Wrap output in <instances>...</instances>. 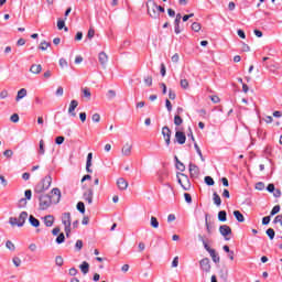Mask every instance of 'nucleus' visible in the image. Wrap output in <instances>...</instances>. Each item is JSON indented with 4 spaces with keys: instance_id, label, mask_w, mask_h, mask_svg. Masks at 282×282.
I'll list each match as a JSON object with an SVG mask.
<instances>
[{
    "instance_id": "nucleus-6",
    "label": "nucleus",
    "mask_w": 282,
    "mask_h": 282,
    "mask_svg": "<svg viewBox=\"0 0 282 282\" xmlns=\"http://www.w3.org/2000/svg\"><path fill=\"white\" fill-rule=\"evenodd\" d=\"M162 135L164 138L166 147H171V135H172V132H171V129L167 126H164L162 128Z\"/></svg>"
},
{
    "instance_id": "nucleus-10",
    "label": "nucleus",
    "mask_w": 282,
    "mask_h": 282,
    "mask_svg": "<svg viewBox=\"0 0 282 282\" xmlns=\"http://www.w3.org/2000/svg\"><path fill=\"white\" fill-rule=\"evenodd\" d=\"M78 107V100L76 99H73L69 104V107H68V115L72 117V118H76V108Z\"/></svg>"
},
{
    "instance_id": "nucleus-21",
    "label": "nucleus",
    "mask_w": 282,
    "mask_h": 282,
    "mask_svg": "<svg viewBox=\"0 0 282 282\" xmlns=\"http://www.w3.org/2000/svg\"><path fill=\"white\" fill-rule=\"evenodd\" d=\"M42 185L45 187V189L47 191L50 188V186H52V176L47 175L42 180Z\"/></svg>"
},
{
    "instance_id": "nucleus-57",
    "label": "nucleus",
    "mask_w": 282,
    "mask_h": 282,
    "mask_svg": "<svg viewBox=\"0 0 282 282\" xmlns=\"http://www.w3.org/2000/svg\"><path fill=\"white\" fill-rule=\"evenodd\" d=\"M4 158H12L14 155V152L12 150H6L3 152Z\"/></svg>"
},
{
    "instance_id": "nucleus-16",
    "label": "nucleus",
    "mask_w": 282,
    "mask_h": 282,
    "mask_svg": "<svg viewBox=\"0 0 282 282\" xmlns=\"http://www.w3.org/2000/svg\"><path fill=\"white\" fill-rule=\"evenodd\" d=\"M42 219L46 228H52V226H54L55 218L53 215H46Z\"/></svg>"
},
{
    "instance_id": "nucleus-45",
    "label": "nucleus",
    "mask_w": 282,
    "mask_h": 282,
    "mask_svg": "<svg viewBox=\"0 0 282 282\" xmlns=\"http://www.w3.org/2000/svg\"><path fill=\"white\" fill-rule=\"evenodd\" d=\"M144 84H145L148 87H151V85H153V77H152V76H145V77H144Z\"/></svg>"
},
{
    "instance_id": "nucleus-25",
    "label": "nucleus",
    "mask_w": 282,
    "mask_h": 282,
    "mask_svg": "<svg viewBox=\"0 0 282 282\" xmlns=\"http://www.w3.org/2000/svg\"><path fill=\"white\" fill-rule=\"evenodd\" d=\"M234 217L237 219V221H239L240 224H243V221H246V218L243 217V214H241V212L239 210H235L234 212Z\"/></svg>"
},
{
    "instance_id": "nucleus-7",
    "label": "nucleus",
    "mask_w": 282,
    "mask_h": 282,
    "mask_svg": "<svg viewBox=\"0 0 282 282\" xmlns=\"http://www.w3.org/2000/svg\"><path fill=\"white\" fill-rule=\"evenodd\" d=\"M24 197L19 200V208H24V206H28V200L32 199V189H26L24 192Z\"/></svg>"
},
{
    "instance_id": "nucleus-24",
    "label": "nucleus",
    "mask_w": 282,
    "mask_h": 282,
    "mask_svg": "<svg viewBox=\"0 0 282 282\" xmlns=\"http://www.w3.org/2000/svg\"><path fill=\"white\" fill-rule=\"evenodd\" d=\"M79 269L83 274H89V262L87 261L82 262V264L79 265Z\"/></svg>"
},
{
    "instance_id": "nucleus-48",
    "label": "nucleus",
    "mask_w": 282,
    "mask_h": 282,
    "mask_svg": "<svg viewBox=\"0 0 282 282\" xmlns=\"http://www.w3.org/2000/svg\"><path fill=\"white\" fill-rule=\"evenodd\" d=\"M267 235H268L269 239H271V241H272V239H274V235H275L274 229H272V228L267 229Z\"/></svg>"
},
{
    "instance_id": "nucleus-31",
    "label": "nucleus",
    "mask_w": 282,
    "mask_h": 282,
    "mask_svg": "<svg viewBox=\"0 0 282 282\" xmlns=\"http://www.w3.org/2000/svg\"><path fill=\"white\" fill-rule=\"evenodd\" d=\"M150 225L152 228H160V221H158V218L155 216H152L150 219Z\"/></svg>"
},
{
    "instance_id": "nucleus-50",
    "label": "nucleus",
    "mask_w": 282,
    "mask_h": 282,
    "mask_svg": "<svg viewBox=\"0 0 282 282\" xmlns=\"http://www.w3.org/2000/svg\"><path fill=\"white\" fill-rule=\"evenodd\" d=\"M107 98L113 100V98H116V90H108Z\"/></svg>"
},
{
    "instance_id": "nucleus-41",
    "label": "nucleus",
    "mask_w": 282,
    "mask_h": 282,
    "mask_svg": "<svg viewBox=\"0 0 282 282\" xmlns=\"http://www.w3.org/2000/svg\"><path fill=\"white\" fill-rule=\"evenodd\" d=\"M50 45H52L50 42H42L39 46V50H42V52H45V50H47V47H50Z\"/></svg>"
},
{
    "instance_id": "nucleus-46",
    "label": "nucleus",
    "mask_w": 282,
    "mask_h": 282,
    "mask_svg": "<svg viewBox=\"0 0 282 282\" xmlns=\"http://www.w3.org/2000/svg\"><path fill=\"white\" fill-rule=\"evenodd\" d=\"M280 210H281V206L275 205V206L272 208L271 213H270L271 217H274V215H278V213H280Z\"/></svg>"
},
{
    "instance_id": "nucleus-58",
    "label": "nucleus",
    "mask_w": 282,
    "mask_h": 282,
    "mask_svg": "<svg viewBox=\"0 0 282 282\" xmlns=\"http://www.w3.org/2000/svg\"><path fill=\"white\" fill-rule=\"evenodd\" d=\"M10 120H11V122H14V123L19 122V115L18 113H13L10 117Z\"/></svg>"
},
{
    "instance_id": "nucleus-4",
    "label": "nucleus",
    "mask_w": 282,
    "mask_h": 282,
    "mask_svg": "<svg viewBox=\"0 0 282 282\" xmlns=\"http://www.w3.org/2000/svg\"><path fill=\"white\" fill-rule=\"evenodd\" d=\"M177 182L182 186L183 191H191V180H188V176L184 173H177L176 174Z\"/></svg>"
},
{
    "instance_id": "nucleus-53",
    "label": "nucleus",
    "mask_w": 282,
    "mask_h": 282,
    "mask_svg": "<svg viewBox=\"0 0 282 282\" xmlns=\"http://www.w3.org/2000/svg\"><path fill=\"white\" fill-rule=\"evenodd\" d=\"M91 120H93V122H100V113H94L93 116H91Z\"/></svg>"
},
{
    "instance_id": "nucleus-29",
    "label": "nucleus",
    "mask_w": 282,
    "mask_h": 282,
    "mask_svg": "<svg viewBox=\"0 0 282 282\" xmlns=\"http://www.w3.org/2000/svg\"><path fill=\"white\" fill-rule=\"evenodd\" d=\"M198 239H199V241H202V243L207 252L210 253V250H214V249H210V247L208 246V242H206V239H204V236L198 235Z\"/></svg>"
},
{
    "instance_id": "nucleus-56",
    "label": "nucleus",
    "mask_w": 282,
    "mask_h": 282,
    "mask_svg": "<svg viewBox=\"0 0 282 282\" xmlns=\"http://www.w3.org/2000/svg\"><path fill=\"white\" fill-rule=\"evenodd\" d=\"M75 248L78 251L83 250V240H77L75 243Z\"/></svg>"
},
{
    "instance_id": "nucleus-11",
    "label": "nucleus",
    "mask_w": 282,
    "mask_h": 282,
    "mask_svg": "<svg viewBox=\"0 0 282 282\" xmlns=\"http://www.w3.org/2000/svg\"><path fill=\"white\" fill-rule=\"evenodd\" d=\"M175 142H177V144H186V134L182 131H176Z\"/></svg>"
},
{
    "instance_id": "nucleus-27",
    "label": "nucleus",
    "mask_w": 282,
    "mask_h": 282,
    "mask_svg": "<svg viewBox=\"0 0 282 282\" xmlns=\"http://www.w3.org/2000/svg\"><path fill=\"white\" fill-rule=\"evenodd\" d=\"M57 30H64V32H69V29L65 26V20H57Z\"/></svg>"
},
{
    "instance_id": "nucleus-17",
    "label": "nucleus",
    "mask_w": 282,
    "mask_h": 282,
    "mask_svg": "<svg viewBox=\"0 0 282 282\" xmlns=\"http://www.w3.org/2000/svg\"><path fill=\"white\" fill-rule=\"evenodd\" d=\"M191 177H199V167L193 163H189Z\"/></svg>"
},
{
    "instance_id": "nucleus-37",
    "label": "nucleus",
    "mask_w": 282,
    "mask_h": 282,
    "mask_svg": "<svg viewBox=\"0 0 282 282\" xmlns=\"http://www.w3.org/2000/svg\"><path fill=\"white\" fill-rule=\"evenodd\" d=\"M183 122H184V119H182V117H180V115H176V116L174 117V124H175L176 127H180Z\"/></svg>"
},
{
    "instance_id": "nucleus-13",
    "label": "nucleus",
    "mask_w": 282,
    "mask_h": 282,
    "mask_svg": "<svg viewBox=\"0 0 282 282\" xmlns=\"http://www.w3.org/2000/svg\"><path fill=\"white\" fill-rule=\"evenodd\" d=\"M132 149H133V145H132L131 143L127 142V143L122 147V149H121L122 155L126 156V158H129V155H131Z\"/></svg>"
},
{
    "instance_id": "nucleus-32",
    "label": "nucleus",
    "mask_w": 282,
    "mask_h": 282,
    "mask_svg": "<svg viewBox=\"0 0 282 282\" xmlns=\"http://www.w3.org/2000/svg\"><path fill=\"white\" fill-rule=\"evenodd\" d=\"M213 200L216 206H221V197L216 192L213 194Z\"/></svg>"
},
{
    "instance_id": "nucleus-43",
    "label": "nucleus",
    "mask_w": 282,
    "mask_h": 282,
    "mask_svg": "<svg viewBox=\"0 0 282 282\" xmlns=\"http://www.w3.org/2000/svg\"><path fill=\"white\" fill-rule=\"evenodd\" d=\"M77 210L82 213V215H85V203L79 202L77 203Z\"/></svg>"
},
{
    "instance_id": "nucleus-64",
    "label": "nucleus",
    "mask_w": 282,
    "mask_h": 282,
    "mask_svg": "<svg viewBox=\"0 0 282 282\" xmlns=\"http://www.w3.org/2000/svg\"><path fill=\"white\" fill-rule=\"evenodd\" d=\"M273 224H282V215H278L274 220Z\"/></svg>"
},
{
    "instance_id": "nucleus-18",
    "label": "nucleus",
    "mask_w": 282,
    "mask_h": 282,
    "mask_svg": "<svg viewBox=\"0 0 282 282\" xmlns=\"http://www.w3.org/2000/svg\"><path fill=\"white\" fill-rule=\"evenodd\" d=\"M31 74L39 75L43 72V66L41 64H32L30 67Z\"/></svg>"
},
{
    "instance_id": "nucleus-1",
    "label": "nucleus",
    "mask_w": 282,
    "mask_h": 282,
    "mask_svg": "<svg viewBox=\"0 0 282 282\" xmlns=\"http://www.w3.org/2000/svg\"><path fill=\"white\" fill-rule=\"evenodd\" d=\"M28 220V212H22L19 215V218L17 217H10L9 218V224L10 226H18V228H23L25 226V221Z\"/></svg>"
},
{
    "instance_id": "nucleus-42",
    "label": "nucleus",
    "mask_w": 282,
    "mask_h": 282,
    "mask_svg": "<svg viewBox=\"0 0 282 282\" xmlns=\"http://www.w3.org/2000/svg\"><path fill=\"white\" fill-rule=\"evenodd\" d=\"M6 248H8V250H11L12 252H14V250H17V247L13 245L12 241L8 240L6 242Z\"/></svg>"
},
{
    "instance_id": "nucleus-54",
    "label": "nucleus",
    "mask_w": 282,
    "mask_h": 282,
    "mask_svg": "<svg viewBox=\"0 0 282 282\" xmlns=\"http://www.w3.org/2000/svg\"><path fill=\"white\" fill-rule=\"evenodd\" d=\"M67 66H68L67 59H65V58H59V67H62V69H63V68H65V67H67Z\"/></svg>"
},
{
    "instance_id": "nucleus-2",
    "label": "nucleus",
    "mask_w": 282,
    "mask_h": 282,
    "mask_svg": "<svg viewBox=\"0 0 282 282\" xmlns=\"http://www.w3.org/2000/svg\"><path fill=\"white\" fill-rule=\"evenodd\" d=\"M147 9H148V14L151 19H154V20L160 19V12L158 11V3L149 0L147 2Z\"/></svg>"
},
{
    "instance_id": "nucleus-61",
    "label": "nucleus",
    "mask_w": 282,
    "mask_h": 282,
    "mask_svg": "<svg viewBox=\"0 0 282 282\" xmlns=\"http://www.w3.org/2000/svg\"><path fill=\"white\" fill-rule=\"evenodd\" d=\"M63 142H65V137H57V138L55 139V143H56V144H63Z\"/></svg>"
},
{
    "instance_id": "nucleus-39",
    "label": "nucleus",
    "mask_w": 282,
    "mask_h": 282,
    "mask_svg": "<svg viewBox=\"0 0 282 282\" xmlns=\"http://www.w3.org/2000/svg\"><path fill=\"white\" fill-rule=\"evenodd\" d=\"M56 243L61 245V243H65V234H59L56 238Z\"/></svg>"
},
{
    "instance_id": "nucleus-14",
    "label": "nucleus",
    "mask_w": 282,
    "mask_h": 282,
    "mask_svg": "<svg viewBox=\"0 0 282 282\" xmlns=\"http://www.w3.org/2000/svg\"><path fill=\"white\" fill-rule=\"evenodd\" d=\"M117 186L119 191H127V188H129V182H127V180L123 177H120L117 180Z\"/></svg>"
},
{
    "instance_id": "nucleus-30",
    "label": "nucleus",
    "mask_w": 282,
    "mask_h": 282,
    "mask_svg": "<svg viewBox=\"0 0 282 282\" xmlns=\"http://www.w3.org/2000/svg\"><path fill=\"white\" fill-rule=\"evenodd\" d=\"M218 220L228 221V214L226 213V210H220L218 213Z\"/></svg>"
},
{
    "instance_id": "nucleus-9",
    "label": "nucleus",
    "mask_w": 282,
    "mask_h": 282,
    "mask_svg": "<svg viewBox=\"0 0 282 282\" xmlns=\"http://www.w3.org/2000/svg\"><path fill=\"white\" fill-rule=\"evenodd\" d=\"M84 200L88 202V204H94V188H88L83 194Z\"/></svg>"
},
{
    "instance_id": "nucleus-59",
    "label": "nucleus",
    "mask_w": 282,
    "mask_h": 282,
    "mask_svg": "<svg viewBox=\"0 0 282 282\" xmlns=\"http://www.w3.org/2000/svg\"><path fill=\"white\" fill-rule=\"evenodd\" d=\"M174 32L175 34H182V29H180V24L174 23Z\"/></svg>"
},
{
    "instance_id": "nucleus-44",
    "label": "nucleus",
    "mask_w": 282,
    "mask_h": 282,
    "mask_svg": "<svg viewBox=\"0 0 282 282\" xmlns=\"http://www.w3.org/2000/svg\"><path fill=\"white\" fill-rule=\"evenodd\" d=\"M205 184H207V186H215V180L210 176H205Z\"/></svg>"
},
{
    "instance_id": "nucleus-63",
    "label": "nucleus",
    "mask_w": 282,
    "mask_h": 282,
    "mask_svg": "<svg viewBox=\"0 0 282 282\" xmlns=\"http://www.w3.org/2000/svg\"><path fill=\"white\" fill-rule=\"evenodd\" d=\"M0 98H1V100H6V98H8V90H2L1 93H0Z\"/></svg>"
},
{
    "instance_id": "nucleus-3",
    "label": "nucleus",
    "mask_w": 282,
    "mask_h": 282,
    "mask_svg": "<svg viewBox=\"0 0 282 282\" xmlns=\"http://www.w3.org/2000/svg\"><path fill=\"white\" fill-rule=\"evenodd\" d=\"M39 202H40V210H47V208L52 206V203L54 200H52V196L47 194H42L39 196Z\"/></svg>"
},
{
    "instance_id": "nucleus-62",
    "label": "nucleus",
    "mask_w": 282,
    "mask_h": 282,
    "mask_svg": "<svg viewBox=\"0 0 282 282\" xmlns=\"http://www.w3.org/2000/svg\"><path fill=\"white\" fill-rule=\"evenodd\" d=\"M267 191H268V193H274V191H275V187H274V184H269L268 186H267Z\"/></svg>"
},
{
    "instance_id": "nucleus-28",
    "label": "nucleus",
    "mask_w": 282,
    "mask_h": 282,
    "mask_svg": "<svg viewBox=\"0 0 282 282\" xmlns=\"http://www.w3.org/2000/svg\"><path fill=\"white\" fill-rule=\"evenodd\" d=\"M209 254L214 261V263H219L220 261V258H219V254H217V251L214 249V250H210L209 251Z\"/></svg>"
},
{
    "instance_id": "nucleus-34",
    "label": "nucleus",
    "mask_w": 282,
    "mask_h": 282,
    "mask_svg": "<svg viewBox=\"0 0 282 282\" xmlns=\"http://www.w3.org/2000/svg\"><path fill=\"white\" fill-rule=\"evenodd\" d=\"M44 191H47L44 185H42V183H39L35 188H34V193H37L39 195H41V193H44Z\"/></svg>"
},
{
    "instance_id": "nucleus-52",
    "label": "nucleus",
    "mask_w": 282,
    "mask_h": 282,
    "mask_svg": "<svg viewBox=\"0 0 282 282\" xmlns=\"http://www.w3.org/2000/svg\"><path fill=\"white\" fill-rule=\"evenodd\" d=\"M184 197H185V202H186L187 204H193V197L191 196V194L185 193V194H184Z\"/></svg>"
},
{
    "instance_id": "nucleus-49",
    "label": "nucleus",
    "mask_w": 282,
    "mask_h": 282,
    "mask_svg": "<svg viewBox=\"0 0 282 282\" xmlns=\"http://www.w3.org/2000/svg\"><path fill=\"white\" fill-rule=\"evenodd\" d=\"M12 261H13V264L15 265V268H20L21 267V258L14 257L12 259Z\"/></svg>"
},
{
    "instance_id": "nucleus-8",
    "label": "nucleus",
    "mask_w": 282,
    "mask_h": 282,
    "mask_svg": "<svg viewBox=\"0 0 282 282\" xmlns=\"http://www.w3.org/2000/svg\"><path fill=\"white\" fill-rule=\"evenodd\" d=\"M62 224L64 228H72V214L70 213H64L62 215Z\"/></svg>"
},
{
    "instance_id": "nucleus-47",
    "label": "nucleus",
    "mask_w": 282,
    "mask_h": 282,
    "mask_svg": "<svg viewBox=\"0 0 282 282\" xmlns=\"http://www.w3.org/2000/svg\"><path fill=\"white\" fill-rule=\"evenodd\" d=\"M55 263H56V265H58V268H62V265H63V263H64L63 257L57 256V257L55 258Z\"/></svg>"
},
{
    "instance_id": "nucleus-15",
    "label": "nucleus",
    "mask_w": 282,
    "mask_h": 282,
    "mask_svg": "<svg viewBox=\"0 0 282 282\" xmlns=\"http://www.w3.org/2000/svg\"><path fill=\"white\" fill-rule=\"evenodd\" d=\"M199 263L204 272H210V260L208 258L202 259Z\"/></svg>"
},
{
    "instance_id": "nucleus-23",
    "label": "nucleus",
    "mask_w": 282,
    "mask_h": 282,
    "mask_svg": "<svg viewBox=\"0 0 282 282\" xmlns=\"http://www.w3.org/2000/svg\"><path fill=\"white\" fill-rule=\"evenodd\" d=\"M29 224H31L33 228H39V226H41V221L33 215L29 217Z\"/></svg>"
},
{
    "instance_id": "nucleus-35",
    "label": "nucleus",
    "mask_w": 282,
    "mask_h": 282,
    "mask_svg": "<svg viewBox=\"0 0 282 282\" xmlns=\"http://www.w3.org/2000/svg\"><path fill=\"white\" fill-rule=\"evenodd\" d=\"M94 36H96V30H94V26H90L87 33V39H89V41H91V39H94Z\"/></svg>"
},
{
    "instance_id": "nucleus-36",
    "label": "nucleus",
    "mask_w": 282,
    "mask_h": 282,
    "mask_svg": "<svg viewBox=\"0 0 282 282\" xmlns=\"http://www.w3.org/2000/svg\"><path fill=\"white\" fill-rule=\"evenodd\" d=\"M205 226L206 230L209 235H213V229L210 228V224H208V214L205 215Z\"/></svg>"
},
{
    "instance_id": "nucleus-12",
    "label": "nucleus",
    "mask_w": 282,
    "mask_h": 282,
    "mask_svg": "<svg viewBox=\"0 0 282 282\" xmlns=\"http://www.w3.org/2000/svg\"><path fill=\"white\" fill-rule=\"evenodd\" d=\"M52 197L51 199L53 200V204H58L61 202V189L58 187H55L52 189Z\"/></svg>"
},
{
    "instance_id": "nucleus-38",
    "label": "nucleus",
    "mask_w": 282,
    "mask_h": 282,
    "mask_svg": "<svg viewBox=\"0 0 282 282\" xmlns=\"http://www.w3.org/2000/svg\"><path fill=\"white\" fill-rule=\"evenodd\" d=\"M84 98H87L88 100L91 99V90L89 88H83Z\"/></svg>"
},
{
    "instance_id": "nucleus-40",
    "label": "nucleus",
    "mask_w": 282,
    "mask_h": 282,
    "mask_svg": "<svg viewBox=\"0 0 282 282\" xmlns=\"http://www.w3.org/2000/svg\"><path fill=\"white\" fill-rule=\"evenodd\" d=\"M192 30L194 32H199V30H202V24H199V22H193L192 23Z\"/></svg>"
},
{
    "instance_id": "nucleus-20",
    "label": "nucleus",
    "mask_w": 282,
    "mask_h": 282,
    "mask_svg": "<svg viewBox=\"0 0 282 282\" xmlns=\"http://www.w3.org/2000/svg\"><path fill=\"white\" fill-rule=\"evenodd\" d=\"M91 160H94V154L90 152V153H88L87 161H86L87 173H94V171L91 170Z\"/></svg>"
},
{
    "instance_id": "nucleus-55",
    "label": "nucleus",
    "mask_w": 282,
    "mask_h": 282,
    "mask_svg": "<svg viewBox=\"0 0 282 282\" xmlns=\"http://www.w3.org/2000/svg\"><path fill=\"white\" fill-rule=\"evenodd\" d=\"M181 87L183 89H188V80L187 79H181Z\"/></svg>"
},
{
    "instance_id": "nucleus-51",
    "label": "nucleus",
    "mask_w": 282,
    "mask_h": 282,
    "mask_svg": "<svg viewBox=\"0 0 282 282\" xmlns=\"http://www.w3.org/2000/svg\"><path fill=\"white\" fill-rule=\"evenodd\" d=\"M265 188V184L263 182H258L256 184V189L257 191H263Z\"/></svg>"
},
{
    "instance_id": "nucleus-19",
    "label": "nucleus",
    "mask_w": 282,
    "mask_h": 282,
    "mask_svg": "<svg viewBox=\"0 0 282 282\" xmlns=\"http://www.w3.org/2000/svg\"><path fill=\"white\" fill-rule=\"evenodd\" d=\"M98 58H99V63H100V65H102V67H105V65H107V63H109V56L105 52H100Z\"/></svg>"
},
{
    "instance_id": "nucleus-22",
    "label": "nucleus",
    "mask_w": 282,
    "mask_h": 282,
    "mask_svg": "<svg viewBox=\"0 0 282 282\" xmlns=\"http://www.w3.org/2000/svg\"><path fill=\"white\" fill-rule=\"evenodd\" d=\"M25 96H28V89H25V88L20 89L15 97L17 102H19V100H23V98H25Z\"/></svg>"
},
{
    "instance_id": "nucleus-5",
    "label": "nucleus",
    "mask_w": 282,
    "mask_h": 282,
    "mask_svg": "<svg viewBox=\"0 0 282 282\" xmlns=\"http://www.w3.org/2000/svg\"><path fill=\"white\" fill-rule=\"evenodd\" d=\"M219 232L223 237H225L226 241H230V238H228V235H232V229L228 225H221L219 227Z\"/></svg>"
},
{
    "instance_id": "nucleus-26",
    "label": "nucleus",
    "mask_w": 282,
    "mask_h": 282,
    "mask_svg": "<svg viewBox=\"0 0 282 282\" xmlns=\"http://www.w3.org/2000/svg\"><path fill=\"white\" fill-rule=\"evenodd\" d=\"M174 160L176 162L177 171H181L182 173L183 171H186V165H184V163H182L177 156H174Z\"/></svg>"
},
{
    "instance_id": "nucleus-60",
    "label": "nucleus",
    "mask_w": 282,
    "mask_h": 282,
    "mask_svg": "<svg viewBox=\"0 0 282 282\" xmlns=\"http://www.w3.org/2000/svg\"><path fill=\"white\" fill-rule=\"evenodd\" d=\"M172 63H180V54L175 53L173 56H172Z\"/></svg>"
},
{
    "instance_id": "nucleus-33",
    "label": "nucleus",
    "mask_w": 282,
    "mask_h": 282,
    "mask_svg": "<svg viewBox=\"0 0 282 282\" xmlns=\"http://www.w3.org/2000/svg\"><path fill=\"white\" fill-rule=\"evenodd\" d=\"M39 155H45V141L40 140V147L37 150Z\"/></svg>"
}]
</instances>
